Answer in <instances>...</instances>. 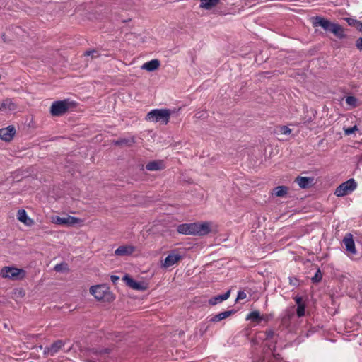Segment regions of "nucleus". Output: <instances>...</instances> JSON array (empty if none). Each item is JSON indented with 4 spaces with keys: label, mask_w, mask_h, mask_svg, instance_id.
I'll list each match as a JSON object with an SVG mask.
<instances>
[{
    "label": "nucleus",
    "mask_w": 362,
    "mask_h": 362,
    "mask_svg": "<svg viewBox=\"0 0 362 362\" xmlns=\"http://www.w3.org/2000/svg\"><path fill=\"white\" fill-rule=\"evenodd\" d=\"M230 291L228 290L227 292H226L223 294L214 296L209 300V304L211 305H216L218 303H221L223 301L227 300L230 297Z\"/></svg>",
    "instance_id": "obj_15"
},
{
    "label": "nucleus",
    "mask_w": 362,
    "mask_h": 362,
    "mask_svg": "<svg viewBox=\"0 0 362 362\" xmlns=\"http://www.w3.org/2000/svg\"><path fill=\"white\" fill-rule=\"evenodd\" d=\"M279 132L282 134H290L291 133V129L287 126H281L279 128Z\"/></svg>",
    "instance_id": "obj_29"
},
{
    "label": "nucleus",
    "mask_w": 362,
    "mask_h": 362,
    "mask_svg": "<svg viewBox=\"0 0 362 362\" xmlns=\"http://www.w3.org/2000/svg\"><path fill=\"white\" fill-rule=\"evenodd\" d=\"M135 250V247L132 245H122L115 250V254L118 256L130 255Z\"/></svg>",
    "instance_id": "obj_13"
},
{
    "label": "nucleus",
    "mask_w": 362,
    "mask_h": 362,
    "mask_svg": "<svg viewBox=\"0 0 362 362\" xmlns=\"http://www.w3.org/2000/svg\"><path fill=\"white\" fill-rule=\"evenodd\" d=\"M313 25L314 27L320 26L325 30L330 31L339 39H344L346 36L341 25L332 23L323 17H315L313 21Z\"/></svg>",
    "instance_id": "obj_2"
},
{
    "label": "nucleus",
    "mask_w": 362,
    "mask_h": 362,
    "mask_svg": "<svg viewBox=\"0 0 362 362\" xmlns=\"http://www.w3.org/2000/svg\"><path fill=\"white\" fill-rule=\"evenodd\" d=\"M171 111L169 109H154L150 111L146 119L149 122H161L167 124L169 122Z\"/></svg>",
    "instance_id": "obj_3"
},
{
    "label": "nucleus",
    "mask_w": 362,
    "mask_h": 362,
    "mask_svg": "<svg viewBox=\"0 0 362 362\" xmlns=\"http://www.w3.org/2000/svg\"><path fill=\"white\" fill-rule=\"evenodd\" d=\"M183 257L178 250H171L163 262H161V267L168 269L173 267L182 259Z\"/></svg>",
    "instance_id": "obj_8"
},
{
    "label": "nucleus",
    "mask_w": 362,
    "mask_h": 362,
    "mask_svg": "<svg viewBox=\"0 0 362 362\" xmlns=\"http://www.w3.org/2000/svg\"><path fill=\"white\" fill-rule=\"evenodd\" d=\"M220 0H200L199 7L206 10H210L215 7Z\"/></svg>",
    "instance_id": "obj_21"
},
{
    "label": "nucleus",
    "mask_w": 362,
    "mask_h": 362,
    "mask_svg": "<svg viewBox=\"0 0 362 362\" xmlns=\"http://www.w3.org/2000/svg\"><path fill=\"white\" fill-rule=\"evenodd\" d=\"M233 313V310H227V311H224V312H222V313H220L218 314H216L215 315H214L211 319H210V322H220L222 320H224L227 317H228L229 316H230Z\"/></svg>",
    "instance_id": "obj_20"
},
{
    "label": "nucleus",
    "mask_w": 362,
    "mask_h": 362,
    "mask_svg": "<svg viewBox=\"0 0 362 362\" xmlns=\"http://www.w3.org/2000/svg\"><path fill=\"white\" fill-rule=\"evenodd\" d=\"M84 54L86 56H91L92 58L98 57V52L95 50L86 51Z\"/></svg>",
    "instance_id": "obj_35"
},
{
    "label": "nucleus",
    "mask_w": 362,
    "mask_h": 362,
    "mask_svg": "<svg viewBox=\"0 0 362 362\" xmlns=\"http://www.w3.org/2000/svg\"><path fill=\"white\" fill-rule=\"evenodd\" d=\"M293 299H294L296 303L297 304V305H303V304L305 303L303 302V298L301 296H296L294 297Z\"/></svg>",
    "instance_id": "obj_37"
},
{
    "label": "nucleus",
    "mask_w": 362,
    "mask_h": 362,
    "mask_svg": "<svg viewBox=\"0 0 362 362\" xmlns=\"http://www.w3.org/2000/svg\"><path fill=\"white\" fill-rule=\"evenodd\" d=\"M71 106L69 100H57L52 103L50 114L54 117H59L68 112Z\"/></svg>",
    "instance_id": "obj_6"
},
{
    "label": "nucleus",
    "mask_w": 362,
    "mask_h": 362,
    "mask_svg": "<svg viewBox=\"0 0 362 362\" xmlns=\"http://www.w3.org/2000/svg\"><path fill=\"white\" fill-rule=\"evenodd\" d=\"M247 294L244 291H239L238 293L236 300H243L246 298Z\"/></svg>",
    "instance_id": "obj_32"
},
{
    "label": "nucleus",
    "mask_w": 362,
    "mask_h": 362,
    "mask_svg": "<svg viewBox=\"0 0 362 362\" xmlns=\"http://www.w3.org/2000/svg\"><path fill=\"white\" fill-rule=\"evenodd\" d=\"M16 129L13 126H8L6 128L0 129V138L6 141H10L15 135Z\"/></svg>",
    "instance_id": "obj_12"
},
{
    "label": "nucleus",
    "mask_w": 362,
    "mask_h": 362,
    "mask_svg": "<svg viewBox=\"0 0 362 362\" xmlns=\"http://www.w3.org/2000/svg\"><path fill=\"white\" fill-rule=\"evenodd\" d=\"M288 188L286 186H278L274 189L272 193L276 197H284L288 192Z\"/></svg>",
    "instance_id": "obj_25"
},
{
    "label": "nucleus",
    "mask_w": 362,
    "mask_h": 362,
    "mask_svg": "<svg viewBox=\"0 0 362 362\" xmlns=\"http://www.w3.org/2000/svg\"><path fill=\"white\" fill-rule=\"evenodd\" d=\"M65 344L62 340H57L54 341L49 346L45 348L43 354L45 355L54 356Z\"/></svg>",
    "instance_id": "obj_10"
},
{
    "label": "nucleus",
    "mask_w": 362,
    "mask_h": 362,
    "mask_svg": "<svg viewBox=\"0 0 362 362\" xmlns=\"http://www.w3.org/2000/svg\"><path fill=\"white\" fill-rule=\"evenodd\" d=\"M66 266H67L66 264H63V263L57 264L55 265L54 269L56 272H62L64 269H66Z\"/></svg>",
    "instance_id": "obj_31"
},
{
    "label": "nucleus",
    "mask_w": 362,
    "mask_h": 362,
    "mask_svg": "<svg viewBox=\"0 0 362 362\" xmlns=\"http://www.w3.org/2000/svg\"><path fill=\"white\" fill-rule=\"evenodd\" d=\"M160 62L158 59H152L149 62L144 63L141 66V69L148 71H153L159 68Z\"/></svg>",
    "instance_id": "obj_18"
},
{
    "label": "nucleus",
    "mask_w": 362,
    "mask_h": 362,
    "mask_svg": "<svg viewBox=\"0 0 362 362\" xmlns=\"http://www.w3.org/2000/svg\"><path fill=\"white\" fill-rule=\"evenodd\" d=\"M111 280L113 283H116L117 281L119 280V277L117 276H111Z\"/></svg>",
    "instance_id": "obj_41"
},
{
    "label": "nucleus",
    "mask_w": 362,
    "mask_h": 362,
    "mask_svg": "<svg viewBox=\"0 0 362 362\" xmlns=\"http://www.w3.org/2000/svg\"><path fill=\"white\" fill-rule=\"evenodd\" d=\"M17 218L21 222L26 225L30 224V223H28V221L31 222V220L28 218L26 211L24 209H20L18 211Z\"/></svg>",
    "instance_id": "obj_24"
},
{
    "label": "nucleus",
    "mask_w": 362,
    "mask_h": 362,
    "mask_svg": "<svg viewBox=\"0 0 362 362\" xmlns=\"http://www.w3.org/2000/svg\"><path fill=\"white\" fill-rule=\"evenodd\" d=\"M356 130H358V127L356 125H354L352 127L345 129L344 133L346 135L349 136V135L353 134L354 132H355V131H356Z\"/></svg>",
    "instance_id": "obj_30"
},
{
    "label": "nucleus",
    "mask_w": 362,
    "mask_h": 362,
    "mask_svg": "<svg viewBox=\"0 0 362 362\" xmlns=\"http://www.w3.org/2000/svg\"><path fill=\"white\" fill-rule=\"evenodd\" d=\"M177 231L183 235H204L210 232V228L207 223H182L177 227Z\"/></svg>",
    "instance_id": "obj_1"
},
{
    "label": "nucleus",
    "mask_w": 362,
    "mask_h": 362,
    "mask_svg": "<svg viewBox=\"0 0 362 362\" xmlns=\"http://www.w3.org/2000/svg\"><path fill=\"white\" fill-rule=\"evenodd\" d=\"M146 168L149 171L160 170L165 168V165L163 160H153L146 164Z\"/></svg>",
    "instance_id": "obj_17"
},
{
    "label": "nucleus",
    "mask_w": 362,
    "mask_h": 362,
    "mask_svg": "<svg viewBox=\"0 0 362 362\" xmlns=\"http://www.w3.org/2000/svg\"><path fill=\"white\" fill-rule=\"evenodd\" d=\"M271 350H272V352L273 356H274L275 358H278V356H279V354H276L274 353V352H275V351H276V346H275V345L273 346V348H272V349H271Z\"/></svg>",
    "instance_id": "obj_40"
},
{
    "label": "nucleus",
    "mask_w": 362,
    "mask_h": 362,
    "mask_svg": "<svg viewBox=\"0 0 362 362\" xmlns=\"http://www.w3.org/2000/svg\"><path fill=\"white\" fill-rule=\"evenodd\" d=\"M265 335H266V339H272L274 336L275 335V333L273 330L269 329L265 331Z\"/></svg>",
    "instance_id": "obj_33"
},
{
    "label": "nucleus",
    "mask_w": 362,
    "mask_h": 362,
    "mask_svg": "<svg viewBox=\"0 0 362 362\" xmlns=\"http://www.w3.org/2000/svg\"><path fill=\"white\" fill-rule=\"evenodd\" d=\"M135 143L134 136H130L128 138H119L117 140L114 141V144L117 146H132Z\"/></svg>",
    "instance_id": "obj_19"
},
{
    "label": "nucleus",
    "mask_w": 362,
    "mask_h": 362,
    "mask_svg": "<svg viewBox=\"0 0 362 362\" xmlns=\"http://www.w3.org/2000/svg\"><path fill=\"white\" fill-rule=\"evenodd\" d=\"M313 179L306 177H297L296 182L300 186V187L305 189L308 187Z\"/></svg>",
    "instance_id": "obj_22"
},
{
    "label": "nucleus",
    "mask_w": 362,
    "mask_h": 362,
    "mask_svg": "<svg viewBox=\"0 0 362 362\" xmlns=\"http://www.w3.org/2000/svg\"><path fill=\"white\" fill-rule=\"evenodd\" d=\"M357 187V182L354 178H351L347 181L339 185L334 191L337 197H344L351 194Z\"/></svg>",
    "instance_id": "obj_7"
},
{
    "label": "nucleus",
    "mask_w": 362,
    "mask_h": 362,
    "mask_svg": "<svg viewBox=\"0 0 362 362\" xmlns=\"http://www.w3.org/2000/svg\"><path fill=\"white\" fill-rule=\"evenodd\" d=\"M123 280L125 281L128 286L134 290L142 291L144 289V287L141 284L140 282L136 281L134 279H133L131 276L128 275H125L123 277Z\"/></svg>",
    "instance_id": "obj_14"
},
{
    "label": "nucleus",
    "mask_w": 362,
    "mask_h": 362,
    "mask_svg": "<svg viewBox=\"0 0 362 362\" xmlns=\"http://www.w3.org/2000/svg\"><path fill=\"white\" fill-rule=\"evenodd\" d=\"M90 293L98 300L110 301L113 298L110 288L105 284L91 286L90 288Z\"/></svg>",
    "instance_id": "obj_5"
},
{
    "label": "nucleus",
    "mask_w": 362,
    "mask_h": 362,
    "mask_svg": "<svg viewBox=\"0 0 362 362\" xmlns=\"http://www.w3.org/2000/svg\"><path fill=\"white\" fill-rule=\"evenodd\" d=\"M289 284L293 286H298V280L296 277H289Z\"/></svg>",
    "instance_id": "obj_36"
},
{
    "label": "nucleus",
    "mask_w": 362,
    "mask_h": 362,
    "mask_svg": "<svg viewBox=\"0 0 362 362\" xmlns=\"http://www.w3.org/2000/svg\"><path fill=\"white\" fill-rule=\"evenodd\" d=\"M262 320H263V317L260 315L259 312L257 310L252 311L246 316V320H252L259 322Z\"/></svg>",
    "instance_id": "obj_23"
},
{
    "label": "nucleus",
    "mask_w": 362,
    "mask_h": 362,
    "mask_svg": "<svg viewBox=\"0 0 362 362\" xmlns=\"http://www.w3.org/2000/svg\"><path fill=\"white\" fill-rule=\"evenodd\" d=\"M322 279V274L320 269H317L315 276L312 278V281L314 283L320 282Z\"/></svg>",
    "instance_id": "obj_28"
},
{
    "label": "nucleus",
    "mask_w": 362,
    "mask_h": 362,
    "mask_svg": "<svg viewBox=\"0 0 362 362\" xmlns=\"http://www.w3.org/2000/svg\"><path fill=\"white\" fill-rule=\"evenodd\" d=\"M52 222L58 225H68L73 226L74 224L81 222V220L78 218L71 216L69 215L65 217H60L58 216L52 217Z\"/></svg>",
    "instance_id": "obj_9"
},
{
    "label": "nucleus",
    "mask_w": 362,
    "mask_h": 362,
    "mask_svg": "<svg viewBox=\"0 0 362 362\" xmlns=\"http://www.w3.org/2000/svg\"><path fill=\"white\" fill-rule=\"evenodd\" d=\"M356 28L358 31L362 32V22L358 21Z\"/></svg>",
    "instance_id": "obj_39"
},
{
    "label": "nucleus",
    "mask_w": 362,
    "mask_h": 362,
    "mask_svg": "<svg viewBox=\"0 0 362 362\" xmlns=\"http://www.w3.org/2000/svg\"><path fill=\"white\" fill-rule=\"evenodd\" d=\"M346 103L351 107L355 108L358 106V100L356 97L349 95L345 98Z\"/></svg>",
    "instance_id": "obj_26"
},
{
    "label": "nucleus",
    "mask_w": 362,
    "mask_h": 362,
    "mask_svg": "<svg viewBox=\"0 0 362 362\" xmlns=\"http://www.w3.org/2000/svg\"><path fill=\"white\" fill-rule=\"evenodd\" d=\"M16 109V104L10 98H6L0 103V112L11 111Z\"/></svg>",
    "instance_id": "obj_16"
},
{
    "label": "nucleus",
    "mask_w": 362,
    "mask_h": 362,
    "mask_svg": "<svg viewBox=\"0 0 362 362\" xmlns=\"http://www.w3.org/2000/svg\"><path fill=\"white\" fill-rule=\"evenodd\" d=\"M0 276L4 279L21 280L25 277L26 272L23 269L6 266L1 269Z\"/></svg>",
    "instance_id": "obj_4"
},
{
    "label": "nucleus",
    "mask_w": 362,
    "mask_h": 362,
    "mask_svg": "<svg viewBox=\"0 0 362 362\" xmlns=\"http://www.w3.org/2000/svg\"><path fill=\"white\" fill-rule=\"evenodd\" d=\"M343 243L346 247V251L351 255L356 254V249L354 240L353 235L346 233L343 238Z\"/></svg>",
    "instance_id": "obj_11"
},
{
    "label": "nucleus",
    "mask_w": 362,
    "mask_h": 362,
    "mask_svg": "<svg viewBox=\"0 0 362 362\" xmlns=\"http://www.w3.org/2000/svg\"><path fill=\"white\" fill-rule=\"evenodd\" d=\"M346 21L348 23V24L351 26H354L356 28V25L358 23V21L356 20V19H354V18H346Z\"/></svg>",
    "instance_id": "obj_34"
},
{
    "label": "nucleus",
    "mask_w": 362,
    "mask_h": 362,
    "mask_svg": "<svg viewBox=\"0 0 362 362\" xmlns=\"http://www.w3.org/2000/svg\"><path fill=\"white\" fill-rule=\"evenodd\" d=\"M356 46L358 49H362V37H360L356 40Z\"/></svg>",
    "instance_id": "obj_38"
},
{
    "label": "nucleus",
    "mask_w": 362,
    "mask_h": 362,
    "mask_svg": "<svg viewBox=\"0 0 362 362\" xmlns=\"http://www.w3.org/2000/svg\"><path fill=\"white\" fill-rule=\"evenodd\" d=\"M305 303L297 305L296 315L298 317H301L305 315Z\"/></svg>",
    "instance_id": "obj_27"
}]
</instances>
